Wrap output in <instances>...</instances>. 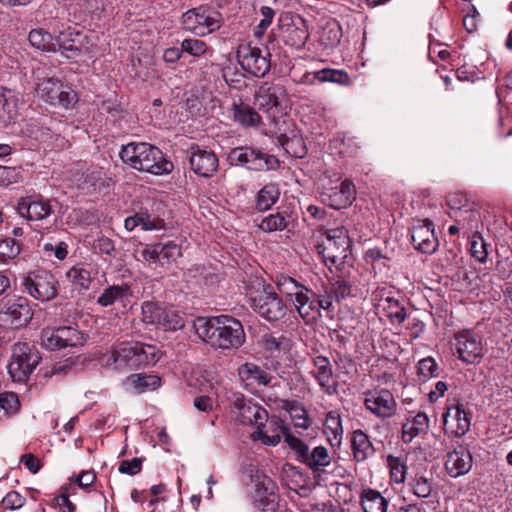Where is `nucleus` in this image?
Segmentation results:
<instances>
[{
    "label": "nucleus",
    "mask_w": 512,
    "mask_h": 512,
    "mask_svg": "<svg viewBox=\"0 0 512 512\" xmlns=\"http://www.w3.org/2000/svg\"><path fill=\"white\" fill-rule=\"evenodd\" d=\"M20 98L17 93L9 89H3L0 93V120L11 123L18 116Z\"/></svg>",
    "instance_id": "39"
},
{
    "label": "nucleus",
    "mask_w": 512,
    "mask_h": 512,
    "mask_svg": "<svg viewBox=\"0 0 512 512\" xmlns=\"http://www.w3.org/2000/svg\"><path fill=\"white\" fill-rule=\"evenodd\" d=\"M21 173L16 167L0 166V186L19 182Z\"/></svg>",
    "instance_id": "63"
},
{
    "label": "nucleus",
    "mask_w": 512,
    "mask_h": 512,
    "mask_svg": "<svg viewBox=\"0 0 512 512\" xmlns=\"http://www.w3.org/2000/svg\"><path fill=\"white\" fill-rule=\"evenodd\" d=\"M252 309L268 321H278L285 317L287 306L276 294L272 286L257 279L252 289L247 292Z\"/></svg>",
    "instance_id": "4"
},
{
    "label": "nucleus",
    "mask_w": 512,
    "mask_h": 512,
    "mask_svg": "<svg viewBox=\"0 0 512 512\" xmlns=\"http://www.w3.org/2000/svg\"><path fill=\"white\" fill-rule=\"evenodd\" d=\"M231 117L235 123L243 128L259 129L263 124L260 114L249 104L241 100L233 102Z\"/></svg>",
    "instance_id": "31"
},
{
    "label": "nucleus",
    "mask_w": 512,
    "mask_h": 512,
    "mask_svg": "<svg viewBox=\"0 0 512 512\" xmlns=\"http://www.w3.org/2000/svg\"><path fill=\"white\" fill-rule=\"evenodd\" d=\"M17 212L29 222H44L53 215V208L49 199L32 195L18 200Z\"/></svg>",
    "instance_id": "19"
},
{
    "label": "nucleus",
    "mask_w": 512,
    "mask_h": 512,
    "mask_svg": "<svg viewBox=\"0 0 512 512\" xmlns=\"http://www.w3.org/2000/svg\"><path fill=\"white\" fill-rule=\"evenodd\" d=\"M86 342L85 335L72 326L47 327L41 331L40 344L49 351L81 346Z\"/></svg>",
    "instance_id": "8"
},
{
    "label": "nucleus",
    "mask_w": 512,
    "mask_h": 512,
    "mask_svg": "<svg viewBox=\"0 0 512 512\" xmlns=\"http://www.w3.org/2000/svg\"><path fill=\"white\" fill-rule=\"evenodd\" d=\"M28 40L30 44L38 50L44 52H55L57 50V38L55 39L49 32L42 28L31 30Z\"/></svg>",
    "instance_id": "46"
},
{
    "label": "nucleus",
    "mask_w": 512,
    "mask_h": 512,
    "mask_svg": "<svg viewBox=\"0 0 512 512\" xmlns=\"http://www.w3.org/2000/svg\"><path fill=\"white\" fill-rule=\"evenodd\" d=\"M41 357L39 352L28 343H16L13 346L11 360L8 364V372L13 381L26 380L39 364Z\"/></svg>",
    "instance_id": "7"
},
{
    "label": "nucleus",
    "mask_w": 512,
    "mask_h": 512,
    "mask_svg": "<svg viewBox=\"0 0 512 512\" xmlns=\"http://www.w3.org/2000/svg\"><path fill=\"white\" fill-rule=\"evenodd\" d=\"M351 445L354 459L357 462L365 461L375 452L368 435L360 429L353 432Z\"/></svg>",
    "instance_id": "42"
},
{
    "label": "nucleus",
    "mask_w": 512,
    "mask_h": 512,
    "mask_svg": "<svg viewBox=\"0 0 512 512\" xmlns=\"http://www.w3.org/2000/svg\"><path fill=\"white\" fill-rule=\"evenodd\" d=\"M26 499L16 491H10L2 500L5 509L17 510L24 506Z\"/></svg>",
    "instance_id": "64"
},
{
    "label": "nucleus",
    "mask_w": 512,
    "mask_h": 512,
    "mask_svg": "<svg viewBox=\"0 0 512 512\" xmlns=\"http://www.w3.org/2000/svg\"><path fill=\"white\" fill-rule=\"evenodd\" d=\"M397 292L391 286H379L372 293V300L375 302L376 308L379 310L390 301Z\"/></svg>",
    "instance_id": "61"
},
{
    "label": "nucleus",
    "mask_w": 512,
    "mask_h": 512,
    "mask_svg": "<svg viewBox=\"0 0 512 512\" xmlns=\"http://www.w3.org/2000/svg\"><path fill=\"white\" fill-rule=\"evenodd\" d=\"M276 286L280 294L290 301L300 316L313 314L311 306L312 292L302 283L288 276H278Z\"/></svg>",
    "instance_id": "9"
},
{
    "label": "nucleus",
    "mask_w": 512,
    "mask_h": 512,
    "mask_svg": "<svg viewBox=\"0 0 512 512\" xmlns=\"http://www.w3.org/2000/svg\"><path fill=\"white\" fill-rule=\"evenodd\" d=\"M127 383L130 384L136 392L142 393L147 390H154L161 384V379L157 375L147 374H132L127 378Z\"/></svg>",
    "instance_id": "50"
},
{
    "label": "nucleus",
    "mask_w": 512,
    "mask_h": 512,
    "mask_svg": "<svg viewBox=\"0 0 512 512\" xmlns=\"http://www.w3.org/2000/svg\"><path fill=\"white\" fill-rule=\"evenodd\" d=\"M189 162L191 169L201 177H211L218 168L216 154L199 146H192L190 149Z\"/></svg>",
    "instance_id": "25"
},
{
    "label": "nucleus",
    "mask_w": 512,
    "mask_h": 512,
    "mask_svg": "<svg viewBox=\"0 0 512 512\" xmlns=\"http://www.w3.org/2000/svg\"><path fill=\"white\" fill-rule=\"evenodd\" d=\"M96 275L91 264L78 263L66 272V277L74 290H88Z\"/></svg>",
    "instance_id": "34"
},
{
    "label": "nucleus",
    "mask_w": 512,
    "mask_h": 512,
    "mask_svg": "<svg viewBox=\"0 0 512 512\" xmlns=\"http://www.w3.org/2000/svg\"><path fill=\"white\" fill-rule=\"evenodd\" d=\"M159 323L157 326L166 331H175L184 326L183 317L172 307H162Z\"/></svg>",
    "instance_id": "51"
},
{
    "label": "nucleus",
    "mask_w": 512,
    "mask_h": 512,
    "mask_svg": "<svg viewBox=\"0 0 512 512\" xmlns=\"http://www.w3.org/2000/svg\"><path fill=\"white\" fill-rule=\"evenodd\" d=\"M228 161L234 166H243L253 171H267L278 166V160L250 147H236L228 154Z\"/></svg>",
    "instance_id": "12"
},
{
    "label": "nucleus",
    "mask_w": 512,
    "mask_h": 512,
    "mask_svg": "<svg viewBox=\"0 0 512 512\" xmlns=\"http://www.w3.org/2000/svg\"><path fill=\"white\" fill-rule=\"evenodd\" d=\"M264 348L271 355L280 354L286 352L289 348V340L286 337H275L273 335H267L264 338Z\"/></svg>",
    "instance_id": "57"
},
{
    "label": "nucleus",
    "mask_w": 512,
    "mask_h": 512,
    "mask_svg": "<svg viewBox=\"0 0 512 512\" xmlns=\"http://www.w3.org/2000/svg\"><path fill=\"white\" fill-rule=\"evenodd\" d=\"M313 471H320L331 463V456L324 446H317L311 452H308L304 462Z\"/></svg>",
    "instance_id": "49"
},
{
    "label": "nucleus",
    "mask_w": 512,
    "mask_h": 512,
    "mask_svg": "<svg viewBox=\"0 0 512 512\" xmlns=\"http://www.w3.org/2000/svg\"><path fill=\"white\" fill-rule=\"evenodd\" d=\"M324 433L332 446H339L343 437L342 421L337 411H330L326 415Z\"/></svg>",
    "instance_id": "44"
},
{
    "label": "nucleus",
    "mask_w": 512,
    "mask_h": 512,
    "mask_svg": "<svg viewBox=\"0 0 512 512\" xmlns=\"http://www.w3.org/2000/svg\"><path fill=\"white\" fill-rule=\"evenodd\" d=\"M181 22L186 31L203 37L220 28L221 15L210 8L200 6L183 13Z\"/></svg>",
    "instance_id": "6"
},
{
    "label": "nucleus",
    "mask_w": 512,
    "mask_h": 512,
    "mask_svg": "<svg viewBox=\"0 0 512 512\" xmlns=\"http://www.w3.org/2000/svg\"><path fill=\"white\" fill-rule=\"evenodd\" d=\"M387 466L390 472L391 481L396 484L404 483L407 474V466L399 457L389 455L387 457Z\"/></svg>",
    "instance_id": "54"
},
{
    "label": "nucleus",
    "mask_w": 512,
    "mask_h": 512,
    "mask_svg": "<svg viewBox=\"0 0 512 512\" xmlns=\"http://www.w3.org/2000/svg\"><path fill=\"white\" fill-rule=\"evenodd\" d=\"M238 374L246 385L267 386L272 376L254 363H245L238 368Z\"/></svg>",
    "instance_id": "38"
},
{
    "label": "nucleus",
    "mask_w": 512,
    "mask_h": 512,
    "mask_svg": "<svg viewBox=\"0 0 512 512\" xmlns=\"http://www.w3.org/2000/svg\"><path fill=\"white\" fill-rule=\"evenodd\" d=\"M290 432V429L284 421L277 417L273 416L271 418L268 417L267 423H264L261 428L255 430L252 434L254 439L261 440L266 445L275 446L281 441V436L286 438V434Z\"/></svg>",
    "instance_id": "28"
},
{
    "label": "nucleus",
    "mask_w": 512,
    "mask_h": 512,
    "mask_svg": "<svg viewBox=\"0 0 512 512\" xmlns=\"http://www.w3.org/2000/svg\"><path fill=\"white\" fill-rule=\"evenodd\" d=\"M412 243L416 250L424 254L434 253L439 242L434 233V224L430 220L417 221L411 230Z\"/></svg>",
    "instance_id": "23"
},
{
    "label": "nucleus",
    "mask_w": 512,
    "mask_h": 512,
    "mask_svg": "<svg viewBox=\"0 0 512 512\" xmlns=\"http://www.w3.org/2000/svg\"><path fill=\"white\" fill-rule=\"evenodd\" d=\"M473 465V457L471 452L464 446H458L453 451L447 453L445 461V469L447 473L457 478L467 474Z\"/></svg>",
    "instance_id": "26"
},
{
    "label": "nucleus",
    "mask_w": 512,
    "mask_h": 512,
    "mask_svg": "<svg viewBox=\"0 0 512 512\" xmlns=\"http://www.w3.org/2000/svg\"><path fill=\"white\" fill-rule=\"evenodd\" d=\"M454 345L459 359L464 363L475 364L483 357L481 338L470 331L456 334Z\"/></svg>",
    "instance_id": "22"
},
{
    "label": "nucleus",
    "mask_w": 512,
    "mask_h": 512,
    "mask_svg": "<svg viewBox=\"0 0 512 512\" xmlns=\"http://www.w3.org/2000/svg\"><path fill=\"white\" fill-rule=\"evenodd\" d=\"M412 493L419 498H428L437 496V485L433 476L417 473L409 482Z\"/></svg>",
    "instance_id": "41"
},
{
    "label": "nucleus",
    "mask_w": 512,
    "mask_h": 512,
    "mask_svg": "<svg viewBox=\"0 0 512 512\" xmlns=\"http://www.w3.org/2000/svg\"><path fill=\"white\" fill-rule=\"evenodd\" d=\"M121 160L133 169L154 175L169 174L173 170L172 162L166 160L162 151L146 142H131L120 151Z\"/></svg>",
    "instance_id": "3"
},
{
    "label": "nucleus",
    "mask_w": 512,
    "mask_h": 512,
    "mask_svg": "<svg viewBox=\"0 0 512 512\" xmlns=\"http://www.w3.org/2000/svg\"><path fill=\"white\" fill-rule=\"evenodd\" d=\"M269 120L270 126L268 129H264L263 133L277 137L279 143L289 152L293 143L298 141L293 135L294 131L291 129V124L282 115H272V117H269Z\"/></svg>",
    "instance_id": "30"
},
{
    "label": "nucleus",
    "mask_w": 512,
    "mask_h": 512,
    "mask_svg": "<svg viewBox=\"0 0 512 512\" xmlns=\"http://www.w3.org/2000/svg\"><path fill=\"white\" fill-rule=\"evenodd\" d=\"M386 317L392 322L402 323L406 319V311L403 304L400 302L396 295L390 299L385 306L379 309Z\"/></svg>",
    "instance_id": "52"
},
{
    "label": "nucleus",
    "mask_w": 512,
    "mask_h": 512,
    "mask_svg": "<svg viewBox=\"0 0 512 512\" xmlns=\"http://www.w3.org/2000/svg\"><path fill=\"white\" fill-rule=\"evenodd\" d=\"M94 43L88 35L82 31L68 28L57 37V47L67 58L93 52Z\"/></svg>",
    "instance_id": "17"
},
{
    "label": "nucleus",
    "mask_w": 512,
    "mask_h": 512,
    "mask_svg": "<svg viewBox=\"0 0 512 512\" xmlns=\"http://www.w3.org/2000/svg\"><path fill=\"white\" fill-rule=\"evenodd\" d=\"M287 98V91L280 84H264L259 87L255 94V101L258 109L267 113L268 118L277 115L278 108Z\"/></svg>",
    "instance_id": "21"
},
{
    "label": "nucleus",
    "mask_w": 512,
    "mask_h": 512,
    "mask_svg": "<svg viewBox=\"0 0 512 512\" xmlns=\"http://www.w3.org/2000/svg\"><path fill=\"white\" fill-rule=\"evenodd\" d=\"M20 245L12 238L0 239V264L14 260L20 253Z\"/></svg>",
    "instance_id": "55"
},
{
    "label": "nucleus",
    "mask_w": 512,
    "mask_h": 512,
    "mask_svg": "<svg viewBox=\"0 0 512 512\" xmlns=\"http://www.w3.org/2000/svg\"><path fill=\"white\" fill-rule=\"evenodd\" d=\"M365 408L381 419L391 418L396 414L397 403L388 389H373L365 392Z\"/></svg>",
    "instance_id": "20"
},
{
    "label": "nucleus",
    "mask_w": 512,
    "mask_h": 512,
    "mask_svg": "<svg viewBox=\"0 0 512 512\" xmlns=\"http://www.w3.org/2000/svg\"><path fill=\"white\" fill-rule=\"evenodd\" d=\"M23 285L30 296L40 301H48L57 295V281L45 270L30 272Z\"/></svg>",
    "instance_id": "16"
},
{
    "label": "nucleus",
    "mask_w": 512,
    "mask_h": 512,
    "mask_svg": "<svg viewBox=\"0 0 512 512\" xmlns=\"http://www.w3.org/2000/svg\"><path fill=\"white\" fill-rule=\"evenodd\" d=\"M181 248L174 241L145 245L138 251L136 259L148 265L165 266L175 262L181 257Z\"/></svg>",
    "instance_id": "14"
},
{
    "label": "nucleus",
    "mask_w": 512,
    "mask_h": 512,
    "mask_svg": "<svg viewBox=\"0 0 512 512\" xmlns=\"http://www.w3.org/2000/svg\"><path fill=\"white\" fill-rule=\"evenodd\" d=\"M233 407L238 411L237 419L244 425L254 426L256 430L268 421L267 411L252 399L242 394H233L231 399Z\"/></svg>",
    "instance_id": "18"
},
{
    "label": "nucleus",
    "mask_w": 512,
    "mask_h": 512,
    "mask_svg": "<svg viewBox=\"0 0 512 512\" xmlns=\"http://www.w3.org/2000/svg\"><path fill=\"white\" fill-rule=\"evenodd\" d=\"M162 307L160 304L155 302H144L142 304V320L146 324L158 325L159 318L161 316Z\"/></svg>",
    "instance_id": "56"
},
{
    "label": "nucleus",
    "mask_w": 512,
    "mask_h": 512,
    "mask_svg": "<svg viewBox=\"0 0 512 512\" xmlns=\"http://www.w3.org/2000/svg\"><path fill=\"white\" fill-rule=\"evenodd\" d=\"M291 418L296 428L308 429L310 427V419L305 407L296 401H285L283 406Z\"/></svg>",
    "instance_id": "48"
},
{
    "label": "nucleus",
    "mask_w": 512,
    "mask_h": 512,
    "mask_svg": "<svg viewBox=\"0 0 512 512\" xmlns=\"http://www.w3.org/2000/svg\"><path fill=\"white\" fill-rule=\"evenodd\" d=\"M159 360L155 346L140 342H122L114 344L109 350L100 354L101 366L113 370L134 369L153 365Z\"/></svg>",
    "instance_id": "2"
},
{
    "label": "nucleus",
    "mask_w": 512,
    "mask_h": 512,
    "mask_svg": "<svg viewBox=\"0 0 512 512\" xmlns=\"http://www.w3.org/2000/svg\"><path fill=\"white\" fill-rule=\"evenodd\" d=\"M280 190L277 184L268 183L263 186L256 196V209L258 211L269 210L279 199Z\"/></svg>",
    "instance_id": "47"
},
{
    "label": "nucleus",
    "mask_w": 512,
    "mask_h": 512,
    "mask_svg": "<svg viewBox=\"0 0 512 512\" xmlns=\"http://www.w3.org/2000/svg\"><path fill=\"white\" fill-rule=\"evenodd\" d=\"M319 197L322 203L334 209L349 206L355 199V187L347 179L335 175V178L325 176L320 181Z\"/></svg>",
    "instance_id": "5"
},
{
    "label": "nucleus",
    "mask_w": 512,
    "mask_h": 512,
    "mask_svg": "<svg viewBox=\"0 0 512 512\" xmlns=\"http://www.w3.org/2000/svg\"><path fill=\"white\" fill-rule=\"evenodd\" d=\"M437 371L438 365L432 357L423 358L418 363L417 373L423 381L437 376Z\"/></svg>",
    "instance_id": "59"
},
{
    "label": "nucleus",
    "mask_w": 512,
    "mask_h": 512,
    "mask_svg": "<svg viewBox=\"0 0 512 512\" xmlns=\"http://www.w3.org/2000/svg\"><path fill=\"white\" fill-rule=\"evenodd\" d=\"M25 134L39 143L47 145H51L60 139V136L52 131L51 127L44 126L37 121H31L27 124Z\"/></svg>",
    "instance_id": "45"
},
{
    "label": "nucleus",
    "mask_w": 512,
    "mask_h": 512,
    "mask_svg": "<svg viewBox=\"0 0 512 512\" xmlns=\"http://www.w3.org/2000/svg\"><path fill=\"white\" fill-rule=\"evenodd\" d=\"M313 364L312 374L322 390L328 395L336 393V384L333 380L332 365L329 359L324 356H317L314 358Z\"/></svg>",
    "instance_id": "33"
},
{
    "label": "nucleus",
    "mask_w": 512,
    "mask_h": 512,
    "mask_svg": "<svg viewBox=\"0 0 512 512\" xmlns=\"http://www.w3.org/2000/svg\"><path fill=\"white\" fill-rule=\"evenodd\" d=\"M124 226L128 231H133L136 227H141L144 231L160 230L165 227L164 220L159 216L148 212V210H140L133 216L127 217Z\"/></svg>",
    "instance_id": "35"
},
{
    "label": "nucleus",
    "mask_w": 512,
    "mask_h": 512,
    "mask_svg": "<svg viewBox=\"0 0 512 512\" xmlns=\"http://www.w3.org/2000/svg\"><path fill=\"white\" fill-rule=\"evenodd\" d=\"M133 296L132 289L127 284L112 285L104 289L97 299V303L103 307L111 306L115 303L126 305Z\"/></svg>",
    "instance_id": "37"
},
{
    "label": "nucleus",
    "mask_w": 512,
    "mask_h": 512,
    "mask_svg": "<svg viewBox=\"0 0 512 512\" xmlns=\"http://www.w3.org/2000/svg\"><path fill=\"white\" fill-rule=\"evenodd\" d=\"M194 328L204 342L222 350L238 349L246 338L241 322L228 315L197 318Z\"/></svg>",
    "instance_id": "1"
},
{
    "label": "nucleus",
    "mask_w": 512,
    "mask_h": 512,
    "mask_svg": "<svg viewBox=\"0 0 512 512\" xmlns=\"http://www.w3.org/2000/svg\"><path fill=\"white\" fill-rule=\"evenodd\" d=\"M446 433L460 437L470 429V418L462 404L449 407L443 416Z\"/></svg>",
    "instance_id": "27"
},
{
    "label": "nucleus",
    "mask_w": 512,
    "mask_h": 512,
    "mask_svg": "<svg viewBox=\"0 0 512 512\" xmlns=\"http://www.w3.org/2000/svg\"><path fill=\"white\" fill-rule=\"evenodd\" d=\"M430 421L428 416L423 412L406 419L402 425V440L410 443L414 438L429 431Z\"/></svg>",
    "instance_id": "36"
},
{
    "label": "nucleus",
    "mask_w": 512,
    "mask_h": 512,
    "mask_svg": "<svg viewBox=\"0 0 512 512\" xmlns=\"http://www.w3.org/2000/svg\"><path fill=\"white\" fill-rule=\"evenodd\" d=\"M37 95L52 106L72 107L77 101L76 92L55 78H46L37 84Z\"/></svg>",
    "instance_id": "11"
},
{
    "label": "nucleus",
    "mask_w": 512,
    "mask_h": 512,
    "mask_svg": "<svg viewBox=\"0 0 512 512\" xmlns=\"http://www.w3.org/2000/svg\"><path fill=\"white\" fill-rule=\"evenodd\" d=\"M270 53L265 49L242 44L237 50V59L243 70L255 77H264L270 70Z\"/></svg>",
    "instance_id": "13"
},
{
    "label": "nucleus",
    "mask_w": 512,
    "mask_h": 512,
    "mask_svg": "<svg viewBox=\"0 0 512 512\" xmlns=\"http://www.w3.org/2000/svg\"><path fill=\"white\" fill-rule=\"evenodd\" d=\"M282 34L286 45L301 49L309 38L307 23L300 15L286 18L282 25Z\"/></svg>",
    "instance_id": "24"
},
{
    "label": "nucleus",
    "mask_w": 512,
    "mask_h": 512,
    "mask_svg": "<svg viewBox=\"0 0 512 512\" xmlns=\"http://www.w3.org/2000/svg\"><path fill=\"white\" fill-rule=\"evenodd\" d=\"M254 488L253 499L255 506L262 512H272L278 504L277 486L267 475L256 472L252 476Z\"/></svg>",
    "instance_id": "15"
},
{
    "label": "nucleus",
    "mask_w": 512,
    "mask_h": 512,
    "mask_svg": "<svg viewBox=\"0 0 512 512\" xmlns=\"http://www.w3.org/2000/svg\"><path fill=\"white\" fill-rule=\"evenodd\" d=\"M6 316L5 321L10 322L14 327H21L31 319V311L25 298L7 300L2 307Z\"/></svg>",
    "instance_id": "32"
},
{
    "label": "nucleus",
    "mask_w": 512,
    "mask_h": 512,
    "mask_svg": "<svg viewBox=\"0 0 512 512\" xmlns=\"http://www.w3.org/2000/svg\"><path fill=\"white\" fill-rule=\"evenodd\" d=\"M349 248L350 241L347 231L342 227H338L326 232V239L323 242L321 253L326 264L330 263L337 269H340L350 254Z\"/></svg>",
    "instance_id": "10"
},
{
    "label": "nucleus",
    "mask_w": 512,
    "mask_h": 512,
    "mask_svg": "<svg viewBox=\"0 0 512 512\" xmlns=\"http://www.w3.org/2000/svg\"><path fill=\"white\" fill-rule=\"evenodd\" d=\"M181 46L184 53H187L194 58L205 57L210 52L207 43L196 38L184 39L181 42Z\"/></svg>",
    "instance_id": "53"
},
{
    "label": "nucleus",
    "mask_w": 512,
    "mask_h": 512,
    "mask_svg": "<svg viewBox=\"0 0 512 512\" xmlns=\"http://www.w3.org/2000/svg\"><path fill=\"white\" fill-rule=\"evenodd\" d=\"M315 81L320 83L332 82L337 84H347L349 76L343 70L325 68L315 72H307L301 78V82L304 84H313Z\"/></svg>",
    "instance_id": "40"
},
{
    "label": "nucleus",
    "mask_w": 512,
    "mask_h": 512,
    "mask_svg": "<svg viewBox=\"0 0 512 512\" xmlns=\"http://www.w3.org/2000/svg\"><path fill=\"white\" fill-rule=\"evenodd\" d=\"M361 507L364 512H387L388 501L382 494L374 489H364L360 496Z\"/></svg>",
    "instance_id": "43"
},
{
    "label": "nucleus",
    "mask_w": 512,
    "mask_h": 512,
    "mask_svg": "<svg viewBox=\"0 0 512 512\" xmlns=\"http://www.w3.org/2000/svg\"><path fill=\"white\" fill-rule=\"evenodd\" d=\"M296 219L297 215L293 208L290 206H283L280 207L276 213H272L264 217L258 227L261 231L266 233L282 231L290 224L294 223Z\"/></svg>",
    "instance_id": "29"
},
{
    "label": "nucleus",
    "mask_w": 512,
    "mask_h": 512,
    "mask_svg": "<svg viewBox=\"0 0 512 512\" xmlns=\"http://www.w3.org/2000/svg\"><path fill=\"white\" fill-rule=\"evenodd\" d=\"M285 441L297 453V459L303 463L309 452V447L306 443L300 438L293 436L291 432L286 434Z\"/></svg>",
    "instance_id": "62"
},
{
    "label": "nucleus",
    "mask_w": 512,
    "mask_h": 512,
    "mask_svg": "<svg viewBox=\"0 0 512 512\" xmlns=\"http://www.w3.org/2000/svg\"><path fill=\"white\" fill-rule=\"evenodd\" d=\"M470 252L471 255L477 259L479 262H486L488 252H487V244L485 240L480 235H474L472 237L470 243Z\"/></svg>",
    "instance_id": "60"
},
{
    "label": "nucleus",
    "mask_w": 512,
    "mask_h": 512,
    "mask_svg": "<svg viewBox=\"0 0 512 512\" xmlns=\"http://www.w3.org/2000/svg\"><path fill=\"white\" fill-rule=\"evenodd\" d=\"M0 409L7 415H14L20 409L18 395L14 392L0 393Z\"/></svg>",
    "instance_id": "58"
}]
</instances>
